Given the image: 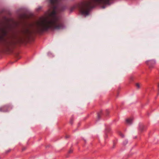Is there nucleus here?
<instances>
[{
  "instance_id": "21",
  "label": "nucleus",
  "mask_w": 159,
  "mask_h": 159,
  "mask_svg": "<svg viewBox=\"0 0 159 159\" xmlns=\"http://www.w3.org/2000/svg\"><path fill=\"white\" fill-rule=\"evenodd\" d=\"M57 8V7L56 6H54L53 7V10H55L56 11V10Z\"/></svg>"
},
{
  "instance_id": "14",
  "label": "nucleus",
  "mask_w": 159,
  "mask_h": 159,
  "mask_svg": "<svg viewBox=\"0 0 159 159\" xmlns=\"http://www.w3.org/2000/svg\"><path fill=\"white\" fill-rule=\"evenodd\" d=\"M145 129V127L143 125H140L139 126V130L141 131H142Z\"/></svg>"
},
{
  "instance_id": "6",
  "label": "nucleus",
  "mask_w": 159,
  "mask_h": 159,
  "mask_svg": "<svg viewBox=\"0 0 159 159\" xmlns=\"http://www.w3.org/2000/svg\"><path fill=\"white\" fill-rule=\"evenodd\" d=\"M19 17L22 19H25L29 18V17L25 13L20 14L19 15Z\"/></svg>"
},
{
  "instance_id": "31",
  "label": "nucleus",
  "mask_w": 159,
  "mask_h": 159,
  "mask_svg": "<svg viewBox=\"0 0 159 159\" xmlns=\"http://www.w3.org/2000/svg\"><path fill=\"white\" fill-rule=\"evenodd\" d=\"M103 8H105V6H103L102 7Z\"/></svg>"
},
{
  "instance_id": "11",
  "label": "nucleus",
  "mask_w": 159,
  "mask_h": 159,
  "mask_svg": "<svg viewBox=\"0 0 159 159\" xmlns=\"http://www.w3.org/2000/svg\"><path fill=\"white\" fill-rule=\"evenodd\" d=\"M133 121V120L131 118L127 119L126 120V122L129 124H132Z\"/></svg>"
},
{
  "instance_id": "28",
  "label": "nucleus",
  "mask_w": 159,
  "mask_h": 159,
  "mask_svg": "<svg viewBox=\"0 0 159 159\" xmlns=\"http://www.w3.org/2000/svg\"><path fill=\"white\" fill-rule=\"evenodd\" d=\"M25 149V148H24L22 149V151H24Z\"/></svg>"
},
{
  "instance_id": "12",
  "label": "nucleus",
  "mask_w": 159,
  "mask_h": 159,
  "mask_svg": "<svg viewBox=\"0 0 159 159\" xmlns=\"http://www.w3.org/2000/svg\"><path fill=\"white\" fill-rule=\"evenodd\" d=\"M59 0H50V2L52 5H54L57 3Z\"/></svg>"
},
{
  "instance_id": "32",
  "label": "nucleus",
  "mask_w": 159,
  "mask_h": 159,
  "mask_svg": "<svg viewBox=\"0 0 159 159\" xmlns=\"http://www.w3.org/2000/svg\"><path fill=\"white\" fill-rule=\"evenodd\" d=\"M65 7H64V8H63V10L65 9Z\"/></svg>"
},
{
  "instance_id": "5",
  "label": "nucleus",
  "mask_w": 159,
  "mask_h": 159,
  "mask_svg": "<svg viewBox=\"0 0 159 159\" xmlns=\"http://www.w3.org/2000/svg\"><path fill=\"white\" fill-rule=\"evenodd\" d=\"M64 28L65 26L64 24L62 23H60L58 24V25H54L52 29H63Z\"/></svg>"
},
{
  "instance_id": "4",
  "label": "nucleus",
  "mask_w": 159,
  "mask_h": 159,
  "mask_svg": "<svg viewBox=\"0 0 159 159\" xmlns=\"http://www.w3.org/2000/svg\"><path fill=\"white\" fill-rule=\"evenodd\" d=\"M146 63L149 66V68L151 69L153 68L156 63L155 61L153 60H151L146 61Z\"/></svg>"
},
{
  "instance_id": "2",
  "label": "nucleus",
  "mask_w": 159,
  "mask_h": 159,
  "mask_svg": "<svg viewBox=\"0 0 159 159\" xmlns=\"http://www.w3.org/2000/svg\"><path fill=\"white\" fill-rule=\"evenodd\" d=\"M58 21L57 17H52L51 20L43 19L39 24V27L37 29V32L41 34L48 31L49 29H52L53 26L56 25Z\"/></svg>"
},
{
  "instance_id": "22",
  "label": "nucleus",
  "mask_w": 159,
  "mask_h": 159,
  "mask_svg": "<svg viewBox=\"0 0 159 159\" xmlns=\"http://www.w3.org/2000/svg\"><path fill=\"white\" fill-rule=\"evenodd\" d=\"M136 85L138 88H140L139 84V83H137Z\"/></svg>"
},
{
  "instance_id": "30",
  "label": "nucleus",
  "mask_w": 159,
  "mask_h": 159,
  "mask_svg": "<svg viewBox=\"0 0 159 159\" xmlns=\"http://www.w3.org/2000/svg\"><path fill=\"white\" fill-rule=\"evenodd\" d=\"M66 138H68L69 137V136H66Z\"/></svg>"
},
{
  "instance_id": "26",
  "label": "nucleus",
  "mask_w": 159,
  "mask_h": 159,
  "mask_svg": "<svg viewBox=\"0 0 159 159\" xmlns=\"http://www.w3.org/2000/svg\"><path fill=\"white\" fill-rule=\"evenodd\" d=\"M18 42L20 43H21L22 42V39H21L18 41Z\"/></svg>"
},
{
  "instance_id": "29",
  "label": "nucleus",
  "mask_w": 159,
  "mask_h": 159,
  "mask_svg": "<svg viewBox=\"0 0 159 159\" xmlns=\"http://www.w3.org/2000/svg\"><path fill=\"white\" fill-rule=\"evenodd\" d=\"M2 25V23L0 22V25L1 26Z\"/></svg>"
},
{
  "instance_id": "7",
  "label": "nucleus",
  "mask_w": 159,
  "mask_h": 159,
  "mask_svg": "<svg viewBox=\"0 0 159 159\" xmlns=\"http://www.w3.org/2000/svg\"><path fill=\"white\" fill-rule=\"evenodd\" d=\"M57 12L55 10H53L49 14V16L52 18L55 17H57L56 16Z\"/></svg>"
},
{
  "instance_id": "25",
  "label": "nucleus",
  "mask_w": 159,
  "mask_h": 159,
  "mask_svg": "<svg viewBox=\"0 0 159 159\" xmlns=\"http://www.w3.org/2000/svg\"><path fill=\"white\" fill-rule=\"evenodd\" d=\"M11 149H9L7 151H6V153H7L11 151Z\"/></svg>"
},
{
  "instance_id": "33",
  "label": "nucleus",
  "mask_w": 159,
  "mask_h": 159,
  "mask_svg": "<svg viewBox=\"0 0 159 159\" xmlns=\"http://www.w3.org/2000/svg\"><path fill=\"white\" fill-rule=\"evenodd\" d=\"M80 125V123H79V124H78V125Z\"/></svg>"
},
{
  "instance_id": "3",
  "label": "nucleus",
  "mask_w": 159,
  "mask_h": 159,
  "mask_svg": "<svg viewBox=\"0 0 159 159\" xmlns=\"http://www.w3.org/2000/svg\"><path fill=\"white\" fill-rule=\"evenodd\" d=\"M13 108V106L11 104L5 105L0 107V112H8L12 109Z\"/></svg>"
},
{
  "instance_id": "16",
  "label": "nucleus",
  "mask_w": 159,
  "mask_h": 159,
  "mask_svg": "<svg viewBox=\"0 0 159 159\" xmlns=\"http://www.w3.org/2000/svg\"><path fill=\"white\" fill-rule=\"evenodd\" d=\"M128 143V141L127 140H124L123 142V145H125Z\"/></svg>"
},
{
  "instance_id": "13",
  "label": "nucleus",
  "mask_w": 159,
  "mask_h": 159,
  "mask_svg": "<svg viewBox=\"0 0 159 159\" xmlns=\"http://www.w3.org/2000/svg\"><path fill=\"white\" fill-rule=\"evenodd\" d=\"M3 20L6 22L8 23L10 21V19L7 18L6 16H4L2 18Z\"/></svg>"
},
{
  "instance_id": "8",
  "label": "nucleus",
  "mask_w": 159,
  "mask_h": 159,
  "mask_svg": "<svg viewBox=\"0 0 159 159\" xmlns=\"http://www.w3.org/2000/svg\"><path fill=\"white\" fill-rule=\"evenodd\" d=\"M102 111H100L97 113V120H99L101 118L102 116Z\"/></svg>"
},
{
  "instance_id": "9",
  "label": "nucleus",
  "mask_w": 159,
  "mask_h": 159,
  "mask_svg": "<svg viewBox=\"0 0 159 159\" xmlns=\"http://www.w3.org/2000/svg\"><path fill=\"white\" fill-rule=\"evenodd\" d=\"M22 32L25 34H27L30 33V31L29 29H26L25 30H22Z\"/></svg>"
},
{
  "instance_id": "23",
  "label": "nucleus",
  "mask_w": 159,
  "mask_h": 159,
  "mask_svg": "<svg viewBox=\"0 0 159 159\" xmlns=\"http://www.w3.org/2000/svg\"><path fill=\"white\" fill-rule=\"evenodd\" d=\"M72 152H73V150L72 149H70L69 150L68 152L69 153H72Z\"/></svg>"
},
{
  "instance_id": "27",
  "label": "nucleus",
  "mask_w": 159,
  "mask_h": 159,
  "mask_svg": "<svg viewBox=\"0 0 159 159\" xmlns=\"http://www.w3.org/2000/svg\"><path fill=\"white\" fill-rule=\"evenodd\" d=\"M105 139H106V138H107V134H106L105 136Z\"/></svg>"
},
{
  "instance_id": "15",
  "label": "nucleus",
  "mask_w": 159,
  "mask_h": 159,
  "mask_svg": "<svg viewBox=\"0 0 159 159\" xmlns=\"http://www.w3.org/2000/svg\"><path fill=\"white\" fill-rule=\"evenodd\" d=\"M76 8V6H73L71 7L70 9V12H71Z\"/></svg>"
},
{
  "instance_id": "10",
  "label": "nucleus",
  "mask_w": 159,
  "mask_h": 159,
  "mask_svg": "<svg viewBox=\"0 0 159 159\" xmlns=\"http://www.w3.org/2000/svg\"><path fill=\"white\" fill-rule=\"evenodd\" d=\"M74 120V116H72L70 117V120L69 123H70L72 125L73 124V121Z\"/></svg>"
},
{
  "instance_id": "24",
  "label": "nucleus",
  "mask_w": 159,
  "mask_h": 159,
  "mask_svg": "<svg viewBox=\"0 0 159 159\" xmlns=\"http://www.w3.org/2000/svg\"><path fill=\"white\" fill-rule=\"evenodd\" d=\"M158 94H159V83H158Z\"/></svg>"
},
{
  "instance_id": "20",
  "label": "nucleus",
  "mask_w": 159,
  "mask_h": 159,
  "mask_svg": "<svg viewBox=\"0 0 159 159\" xmlns=\"http://www.w3.org/2000/svg\"><path fill=\"white\" fill-rule=\"evenodd\" d=\"M106 115L107 116L109 113V111L108 110H106Z\"/></svg>"
},
{
  "instance_id": "1",
  "label": "nucleus",
  "mask_w": 159,
  "mask_h": 159,
  "mask_svg": "<svg viewBox=\"0 0 159 159\" xmlns=\"http://www.w3.org/2000/svg\"><path fill=\"white\" fill-rule=\"evenodd\" d=\"M6 28L11 30L12 29V25H9L6 28H1L0 29V49L7 52H12V46L16 45V42L7 41L5 39V37L7 36L8 34Z\"/></svg>"
},
{
  "instance_id": "19",
  "label": "nucleus",
  "mask_w": 159,
  "mask_h": 159,
  "mask_svg": "<svg viewBox=\"0 0 159 159\" xmlns=\"http://www.w3.org/2000/svg\"><path fill=\"white\" fill-rule=\"evenodd\" d=\"M106 131L107 132H109L110 130V129L109 128L108 129L106 128L105 129Z\"/></svg>"
},
{
  "instance_id": "18",
  "label": "nucleus",
  "mask_w": 159,
  "mask_h": 159,
  "mask_svg": "<svg viewBox=\"0 0 159 159\" xmlns=\"http://www.w3.org/2000/svg\"><path fill=\"white\" fill-rule=\"evenodd\" d=\"M116 143H117V142L116 141H113V148H114L115 147V146L116 144Z\"/></svg>"
},
{
  "instance_id": "17",
  "label": "nucleus",
  "mask_w": 159,
  "mask_h": 159,
  "mask_svg": "<svg viewBox=\"0 0 159 159\" xmlns=\"http://www.w3.org/2000/svg\"><path fill=\"white\" fill-rule=\"evenodd\" d=\"M119 135L121 137V138H123L124 137V135L121 132H119Z\"/></svg>"
}]
</instances>
